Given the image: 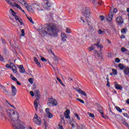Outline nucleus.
<instances>
[{"label": "nucleus", "instance_id": "8fccbe9b", "mask_svg": "<svg viewBox=\"0 0 129 129\" xmlns=\"http://www.w3.org/2000/svg\"><path fill=\"white\" fill-rule=\"evenodd\" d=\"M47 105H48V106H53V104L52 102L49 101L47 103Z\"/></svg>", "mask_w": 129, "mask_h": 129}, {"label": "nucleus", "instance_id": "20e7f679", "mask_svg": "<svg viewBox=\"0 0 129 129\" xmlns=\"http://www.w3.org/2000/svg\"><path fill=\"white\" fill-rule=\"evenodd\" d=\"M117 13V9L116 8H114L113 12H111V9L110 10V13L109 14L108 17L107 18V20L108 22H111L112 21V18H113V16L114 14H116Z\"/></svg>", "mask_w": 129, "mask_h": 129}, {"label": "nucleus", "instance_id": "49530a36", "mask_svg": "<svg viewBox=\"0 0 129 129\" xmlns=\"http://www.w3.org/2000/svg\"><path fill=\"white\" fill-rule=\"evenodd\" d=\"M77 100L80 101V102H81V103H83V104L85 103V102L83 101V100L81 99L77 98Z\"/></svg>", "mask_w": 129, "mask_h": 129}, {"label": "nucleus", "instance_id": "4d7b16f0", "mask_svg": "<svg viewBox=\"0 0 129 129\" xmlns=\"http://www.w3.org/2000/svg\"><path fill=\"white\" fill-rule=\"evenodd\" d=\"M44 124L45 129H47V126H48V123H47V122L45 121Z\"/></svg>", "mask_w": 129, "mask_h": 129}, {"label": "nucleus", "instance_id": "0e129e2a", "mask_svg": "<svg viewBox=\"0 0 129 129\" xmlns=\"http://www.w3.org/2000/svg\"><path fill=\"white\" fill-rule=\"evenodd\" d=\"M101 3H102V1L101 0H99L98 2V5H101Z\"/></svg>", "mask_w": 129, "mask_h": 129}, {"label": "nucleus", "instance_id": "864d4df0", "mask_svg": "<svg viewBox=\"0 0 129 129\" xmlns=\"http://www.w3.org/2000/svg\"><path fill=\"white\" fill-rule=\"evenodd\" d=\"M45 111H46L47 114L48 113H50V109L47 108L45 109Z\"/></svg>", "mask_w": 129, "mask_h": 129}, {"label": "nucleus", "instance_id": "4be33fe9", "mask_svg": "<svg viewBox=\"0 0 129 129\" xmlns=\"http://www.w3.org/2000/svg\"><path fill=\"white\" fill-rule=\"evenodd\" d=\"M94 45L95 46H97L98 48H100V51H101V49L102 48H103V45L101 44H99V42H97V43H94Z\"/></svg>", "mask_w": 129, "mask_h": 129}, {"label": "nucleus", "instance_id": "ea45409f", "mask_svg": "<svg viewBox=\"0 0 129 129\" xmlns=\"http://www.w3.org/2000/svg\"><path fill=\"white\" fill-rule=\"evenodd\" d=\"M6 2L8 4V5H10V6H13V3L11 2L10 0H5Z\"/></svg>", "mask_w": 129, "mask_h": 129}, {"label": "nucleus", "instance_id": "2f4dec72", "mask_svg": "<svg viewBox=\"0 0 129 129\" xmlns=\"http://www.w3.org/2000/svg\"><path fill=\"white\" fill-rule=\"evenodd\" d=\"M10 78L13 80L14 81H17L18 80V79H17V78L15 77H14V76H13V75H11L10 76Z\"/></svg>", "mask_w": 129, "mask_h": 129}, {"label": "nucleus", "instance_id": "774afa93", "mask_svg": "<svg viewBox=\"0 0 129 129\" xmlns=\"http://www.w3.org/2000/svg\"><path fill=\"white\" fill-rule=\"evenodd\" d=\"M126 103H127V104H129V99H127L126 101Z\"/></svg>", "mask_w": 129, "mask_h": 129}, {"label": "nucleus", "instance_id": "37998d69", "mask_svg": "<svg viewBox=\"0 0 129 129\" xmlns=\"http://www.w3.org/2000/svg\"><path fill=\"white\" fill-rule=\"evenodd\" d=\"M109 115H111V116H115V114L112 112L111 110H110Z\"/></svg>", "mask_w": 129, "mask_h": 129}, {"label": "nucleus", "instance_id": "6e6d98bb", "mask_svg": "<svg viewBox=\"0 0 129 129\" xmlns=\"http://www.w3.org/2000/svg\"><path fill=\"white\" fill-rule=\"evenodd\" d=\"M30 95H31V96L34 97L35 96V94H34V92H33V91H31L30 92Z\"/></svg>", "mask_w": 129, "mask_h": 129}, {"label": "nucleus", "instance_id": "7c9ffc66", "mask_svg": "<svg viewBox=\"0 0 129 129\" xmlns=\"http://www.w3.org/2000/svg\"><path fill=\"white\" fill-rule=\"evenodd\" d=\"M121 51L122 53H124V52L127 51V49L124 48V47H122L121 48Z\"/></svg>", "mask_w": 129, "mask_h": 129}, {"label": "nucleus", "instance_id": "c756f323", "mask_svg": "<svg viewBox=\"0 0 129 129\" xmlns=\"http://www.w3.org/2000/svg\"><path fill=\"white\" fill-rule=\"evenodd\" d=\"M126 31H127V30L126 29V28H122L121 30V32L122 33V34H126Z\"/></svg>", "mask_w": 129, "mask_h": 129}, {"label": "nucleus", "instance_id": "c03bdc74", "mask_svg": "<svg viewBox=\"0 0 129 129\" xmlns=\"http://www.w3.org/2000/svg\"><path fill=\"white\" fill-rule=\"evenodd\" d=\"M29 82H30V84H33L34 83V81H33V78H30L28 80Z\"/></svg>", "mask_w": 129, "mask_h": 129}, {"label": "nucleus", "instance_id": "393cba45", "mask_svg": "<svg viewBox=\"0 0 129 129\" xmlns=\"http://www.w3.org/2000/svg\"><path fill=\"white\" fill-rule=\"evenodd\" d=\"M94 49H95V46L94 45V44L91 46V47H89L88 48V51H89V52H91V51L94 50Z\"/></svg>", "mask_w": 129, "mask_h": 129}, {"label": "nucleus", "instance_id": "4c0bfd02", "mask_svg": "<svg viewBox=\"0 0 129 129\" xmlns=\"http://www.w3.org/2000/svg\"><path fill=\"white\" fill-rule=\"evenodd\" d=\"M99 35H102V34L104 33V31H102L101 30L99 29L98 31Z\"/></svg>", "mask_w": 129, "mask_h": 129}, {"label": "nucleus", "instance_id": "a19ab883", "mask_svg": "<svg viewBox=\"0 0 129 129\" xmlns=\"http://www.w3.org/2000/svg\"><path fill=\"white\" fill-rule=\"evenodd\" d=\"M115 62H116V63H119L120 62V59L118 57H116L115 59Z\"/></svg>", "mask_w": 129, "mask_h": 129}, {"label": "nucleus", "instance_id": "72a5a7b5", "mask_svg": "<svg viewBox=\"0 0 129 129\" xmlns=\"http://www.w3.org/2000/svg\"><path fill=\"white\" fill-rule=\"evenodd\" d=\"M99 112L101 113V114H102V117H103V118H104V115H103V109H100L99 110Z\"/></svg>", "mask_w": 129, "mask_h": 129}, {"label": "nucleus", "instance_id": "a211bd4d", "mask_svg": "<svg viewBox=\"0 0 129 129\" xmlns=\"http://www.w3.org/2000/svg\"><path fill=\"white\" fill-rule=\"evenodd\" d=\"M77 92H79V93H80L81 94H82V95H84V96H87V94L85 93V92L82 91L81 89L77 90Z\"/></svg>", "mask_w": 129, "mask_h": 129}, {"label": "nucleus", "instance_id": "603ef678", "mask_svg": "<svg viewBox=\"0 0 129 129\" xmlns=\"http://www.w3.org/2000/svg\"><path fill=\"white\" fill-rule=\"evenodd\" d=\"M123 124H124V125H125V126H127V127H129L128 123H127V122H123Z\"/></svg>", "mask_w": 129, "mask_h": 129}, {"label": "nucleus", "instance_id": "338daca9", "mask_svg": "<svg viewBox=\"0 0 129 129\" xmlns=\"http://www.w3.org/2000/svg\"><path fill=\"white\" fill-rule=\"evenodd\" d=\"M59 129H63V126L59 125Z\"/></svg>", "mask_w": 129, "mask_h": 129}, {"label": "nucleus", "instance_id": "6ab92c4d", "mask_svg": "<svg viewBox=\"0 0 129 129\" xmlns=\"http://www.w3.org/2000/svg\"><path fill=\"white\" fill-rule=\"evenodd\" d=\"M12 64H13L12 66V70L14 73H17V67H16V66H15V64L13 63H11V64L12 65Z\"/></svg>", "mask_w": 129, "mask_h": 129}, {"label": "nucleus", "instance_id": "aec40b11", "mask_svg": "<svg viewBox=\"0 0 129 129\" xmlns=\"http://www.w3.org/2000/svg\"><path fill=\"white\" fill-rule=\"evenodd\" d=\"M34 61L35 62L36 64L37 65L38 67H39V68H41V63H40V62L38 61V59H37L36 57H34Z\"/></svg>", "mask_w": 129, "mask_h": 129}, {"label": "nucleus", "instance_id": "4468645a", "mask_svg": "<svg viewBox=\"0 0 129 129\" xmlns=\"http://www.w3.org/2000/svg\"><path fill=\"white\" fill-rule=\"evenodd\" d=\"M18 3H20L24 7L27 6L28 3L26 2V0H17Z\"/></svg>", "mask_w": 129, "mask_h": 129}, {"label": "nucleus", "instance_id": "dca6fc26", "mask_svg": "<svg viewBox=\"0 0 129 129\" xmlns=\"http://www.w3.org/2000/svg\"><path fill=\"white\" fill-rule=\"evenodd\" d=\"M61 40L63 42H66V40L67 39V36L66 34L62 33L61 34Z\"/></svg>", "mask_w": 129, "mask_h": 129}, {"label": "nucleus", "instance_id": "2eb2a0df", "mask_svg": "<svg viewBox=\"0 0 129 129\" xmlns=\"http://www.w3.org/2000/svg\"><path fill=\"white\" fill-rule=\"evenodd\" d=\"M114 87L116 89H118L119 90H121V89H122V86L120 85H118L117 82H115Z\"/></svg>", "mask_w": 129, "mask_h": 129}, {"label": "nucleus", "instance_id": "052dcab7", "mask_svg": "<svg viewBox=\"0 0 129 129\" xmlns=\"http://www.w3.org/2000/svg\"><path fill=\"white\" fill-rule=\"evenodd\" d=\"M16 21H18L19 23H20V25L22 26V25H23V22H22V21L21 20H20V19H19L18 18V20H16Z\"/></svg>", "mask_w": 129, "mask_h": 129}, {"label": "nucleus", "instance_id": "e433bc0d", "mask_svg": "<svg viewBox=\"0 0 129 129\" xmlns=\"http://www.w3.org/2000/svg\"><path fill=\"white\" fill-rule=\"evenodd\" d=\"M28 20L31 23V24H34V22L33 21V19L31 17H27Z\"/></svg>", "mask_w": 129, "mask_h": 129}, {"label": "nucleus", "instance_id": "680f3d73", "mask_svg": "<svg viewBox=\"0 0 129 129\" xmlns=\"http://www.w3.org/2000/svg\"><path fill=\"white\" fill-rule=\"evenodd\" d=\"M2 43H3V44H6V40H5V39H2Z\"/></svg>", "mask_w": 129, "mask_h": 129}, {"label": "nucleus", "instance_id": "f704fd0d", "mask_svg": "<svg viewBox=\"0 0 129 129\" xmlns=\"http://www.w3.org/2000/svg\"><path fill=\"white\" fill-rule=\"evenodd\" d=\"M46 115L47 117H48V118H52V117H53V114H52V113H51L50 112L47 114Z\"/></svg>", "mask_w": 129, "mask_h": 129}, {"label": "nucleus", "instance_id": "f8f14e48", "mask_svg": "<svg viewBox=\"0 0 129 129\" xmlns=\"http://www.w3.org/2000/svg\"><path fill=\"white\" fill-rule=\"evenodd\" d=\"M45 4L43 6V8L44 9H46V10H48L50 7H51V4H50V2L48 1H45Z\"/></svg>", "mask_w": 129, "mask_h": 129}, {"label": "nucleus", "instance_id": "f257e3e1", "mask_svg": "<svg viewBox=\"0 0 129 129\" xmlns=\"http://www.w3.org/2000/svg\"><path fill=\"white\" fill-rule=\"evenodd\" d=\"M56 30V25L53 23L47 24L39 30V34L42 37L45 35H53Z\"/></svg>", "mask_w": 129, "mask_h": 129}, {"label": "nucleus", "instance_id": "3c124183", "mask_svg": "<svg viewBox=\"0 0 129 129\" xmlns=\"http://www.w3.org/2000/svg\"><path fill=\"white\" fill-rule=\"evenodd\" d=\"M88 114L89 115V116H90V117H94V114L89 112H88Z\"/></svg>", "mask_w": 129, "mask_h": 129}, {"label": "nucleus", "instance_id": "7ed1b4c3", "mask_svg": "<svg viewBox=\"0 0 129 129\" xmlns=\"http://www.w3.org/2000/svg\"><path fill=\"white\" fill-rule=\"evenodd\" d=\"M25 8L27 9V11L32 13H34V9H34H36L37 11H41V10H40V6L36 4L32 5V6L29 4H27V5L25 6Z\"/></svg>", "mask_w": 129, "mask_h": 129}, {"label": "nucleus", "instance_id": "bb28decb", "mask_svg": "<svg viewBox=\"0 0 129 129\" xmlns=\"http://www.w3.org/2000/svg\"><path fill=\"white\" fill-rule=\"evenodd\" d=\"M124 73H125V74L126 75H128V74H129V68H125L124 69Z\"/></svg>", "mask_w": 129, "mask_h": 129}, {"label": "nucleus", "instance_id": "13d9d810", "mask_svg": "<svg viewBox=\"0 0 129 129\" xmlns=\"http://www.w3.org/2000/svg\"><path fill=\"white\" fill-rule=\"evenodd\" d=\"M0 61H4V57L2 56V55H0Z\"/></svg>", "mask_w": 129, "mask_h": 129}, {"label": "nucleus", "instance_id": "39448f33", "mask_svg": "<svg viewBox=\"0 0 129 129\" xmlns=\"http://www.w3.org/2000/svg\"><path fill=\"white\" fill-rule=\"evenodd\" d=\"M33 122H34L35 124H37L38 125H40V124L42 123L41 118L38 116V115L36 114L34 115V117L33 118Z\"/></svg>", "mask_w": 129, "mask_h": 129}, {"label": "nucleus", "instance_id": "de8ad7c7", "mask_svg": "<svg viewBox=\"0 0 129 129\" xmlns=\"http://www.w3.org/2000/svg\"><path fill=\"white\" fill-rule=\"evenodd\" d=\"M75 116H76V117H77V119H78V120H80V117H79V115H78V114L75 113Z\"/></svg>", "mask_w": 129, "mask_h": 129}, {"label": "nucleus", "instance_id": "6e6552de", "mask_svg": "<svg viewBox=\"0 0 129 129\" xmlns=\"http://www.w3.org/2000/svg\"><path fill=\"white\" fill-rule=\"evenodd\" d=\"M116 22L119 26H121L123 24V19L121 16H119L116 18Z\"/></svg>", "mask_w": 129, "mask_h": 129}, {"label": "nucleus", "instance_id": "423d86ee", "mask_svg": "<svg viewBox=\"0 0 129 129\" xmlns=\"http://www.w3.org/2000/svg\"><path fill=\"white\" fill-rule=\"evenodd\" d=\"M7 113L9 116L11 115H15V114L17 115V117H19V113L17 112L14 111V110H7Z\"/></svg>", "mask_w": 129, "mask_h": 129}, {"label": "nucleus", "instance_id": "a18cd8bd", "mask_svg": "<svg viewBox=\"0 0 129 129\" xmlns=\"http://www.w3.org/2000/svg\"><path fill=\"white\" fill-rule=\"evenodd\" d=\"M35 96H39V90H36L34 92Z\"/></svg>", "mask_w": 129, "mask_h": 129}, {"label": "nucleus", "instance_id": "09e8293b", "mask_svg": "<svg viewBox=\"0 0 129 129\" xmlns=\"http://www.w3.org/2000/svg\"><path fill=\"white\" fill-rule=\"evenodd\" d=\"M21 33H22L21 34L22 37H24V36H25V30H24V29H22L21 30Z\"/></svg>", "mask_w": 129, "mask_h": 129}, {"label": "nucleus", "instance_id": "79ce46f5", "mask_svg": "<svg viewBox=\"0 0 129 129\" xmlns=\"http://www.w3.org/2000/svg\"><path fill=\"white\" fill-rule=\"evenodd\" d=\"M99 18H100V20H101V21H104V19H105V18L104 17V16H102V15H101V16H99Z\"/></svg>", "mask_w": 129, "mask_h": 129}, {"label": "nucleus", "instance_id": "9b49d317", "mask_svg": "<svg viewBox=\"0 0 129 129\" xmlns=\"http://www.w3.org/2000/svg\"><path fill=\"white\" fill-rule=\"evenodd\" d=\"M11 88L12 90V95H16L17 94V88H16V87L13 85L11 86Z\"/></svg>", "mask_w": 129, "mask_h": 129}, {"label": "nucleus", "instance_id": "a878e982", "mask_svg": "<svg viewBox=\"0 0 129 129\" xmlns=\"http://www.w3.org/2000/svg\"><path fill=\"white\" fill-rule=\"evenodd\" d=\"M34 106L35 108V110L37 111V110H38V102H37V100L34 101Z\"/></svg>", "mask_w": 129, "mask_h": 129}, {"label": "nucleus", "instance_id": "bf43d9fd", "mask_svg": "<svg viewBox=\"0 0 129 129\" xmlns=\"http://www.w3.org/2000/svg\"><path fill=\"white\" fill-rule=\"evenodd\" d=\"M6 68H12V67L9 64H7L6 65Z\"/></svg>", "mask_w": 129, "mask_h": 129}, {"label": "nucleus", "instance_id": "e2e57ef3", "mask_svg": "<svg viewBox=\"0 0 129 129\" xmlns=\"http://www.w3.org/2000/svg\"><path fill=\"white\" fill-rule=\"evenodd\" d=\"M68 79L69 80V81H73V79H72V78H70V77H68Z\"/></svg>", "mask_w": 129, "mask_h": 129}, {"label": "nucleus", "instance_id": "412c9836", "mask_svg": "<svg viewBox=\"0 0 129 129\" xmlns=\"http://www.w3.org/2000/svg\"><path fill=\"white\" fill-rule=\"evenodd\" d=\"M13 7L14 8H17V9H18L19 10H22V7H21V6H20V5H19V4L15 3H14Z\"/></svg>", "mask_w": 129, "mask_h": 129}, {"label": "nucleus", "instance_id": "58836bf2", "mask_svg": "<svg viewBox=\"0 0 129 129\" xmlns=\"http://www.w3.org/2000/svg\"><path fill=\"white\" fill-rule=\"evenodd\" d=\"M66 33L68 34H70V33H71V29H70L69 28H67L66 29Z\"/></svg>", "mask_w": 129, "mask_h": 129}, {"label": "nucleus", "instance_id": "c9c22d12", "mask_svg": "<svg viewBox=\"0 0 129 129\" xmlns=\"http://www.w3.org/2000/svg\"><path fill=\"white\" fill-rule=\"evenodd\" d=\"M115 108L117 111H119V112H122V110L120 109V108L118 106H116Z\"/></svg>", "mask_w": 129, "mask_h": 129}, {"label": "nucleus", "instance_id": "f03ea898", "mask_svg": "<svg viewBox=\"0 0 129 129\" xmlns=\"http://www.w3.org/2000/svg\"><path fill=\"white\" fill-rule=\"evenodd\" d=\"M82 13L83 15L86 17L87 21L89 23V18L90 17V8L89 7H85L82 10Z\"/></svg>", "mask_w": 129, "mask_h": 129}, {"label": "nucleus", "instance_id": "cd10ccee", "mask_svg": "<svg viewBox=\"0 0 129 129\" xmlns=\"http://www.w3.org/2000/svg\"><path fill=\"white\" fill-rule=\"evenodd\" d=\"M53 59L54 60V61L55 62H57V61H59V60H61L60 58H59V57H58L56 55H54L53 57Z\"/></svg>", "mask_w": 129, "mask_h": 129}, {"label": "nucleus", "instance_id": "f3484780", "mask_svg": "<svg viewBox=\"0 0 129 129\" xmlns=\"http://www.w3.org/2000/svg\"><path fill=\"white\" fill-rule=\"evenodd\" d=\"M19 71L20 73H25V68H24V66L23 65H20L19 67Z\"/></svg>", "mask_w": 129, "mask_h": 129}, {"label": "nucleus", "instance_id": "1a4fd4ad", "mask_svg": "<svg viewBox=\"0 0 129 129\" xmlns=\"http://www.w3.org/2000/svg\"><path fill=\"white\" fill-rule=\"evenodd\" d=\"M48 101L52 103L53 106H57V105H58V102L57 101V100L53 98H49Z\"/></svg>", "mask_w": 129, "mask_h": 129}, {"label": "nucleus", "instance_id": "c85d7f7f", "mask_svg": "<svg viewBox=\"0 0 129 129\" xmlns=\"http://www.w3.org/2000/svg\"><path fill=\"white\" fill-rule=\"evenodd\" d=\"M56 79H57V81H58L59 82L60 84H61V85H62L63 86H65V85H64V84L63 83V82H62V80H61V79H60V78H59L58 77H57Z\"/></svg>", "mask_w": 129, "mask_h": 129}, {"label": "nucleus", "instance_id": "9d476101", "mask_svg": "<svg viewBox=\"0 0 129 129\" xmlns=\"http://www.w3.org/2000/svg\"><path fill=\"white\" fill-rule=\"evenodd\" d=\"M69 114H70V110L67 109L64 113V116L66 117V118L70 119V115H69Z\"/></svg>", "mask_w": 129, "mask_h": 129}, {"label": "nucleus", "instance_id": "5fc2aeb1", "mask_svg": "<svg viewBox=\"0 0 129 129\" xmlns=\"http://www.w3.org/2000/svg\"><path fill=\"white\" fill-rule=\"evenodd\" d=\"M41 60L43 62H46L47 61V60L45 58H44L43 57H41Z\"/></svg>", "mask_w": 129, "mask_h": 129}, {"label": "nucleus", "instance_id": "5701e85b", "mask_svg": "<svg viewBox=\"0 0 129 129\" xmlns=\"http://www.w3.org/2000/svg\"><path fill=\"white\" fill-rule=\"evenodd\" d=\"M70 124L72 125V128H74V127L75 126V125H76V124H77V123L76 122V121L73 120L70 122Z\"/></svg>", "mask_w": 129, "mask_h": 129}, {"label": "nucleus", "instance_id": "b1692460", "mask_svg": "<svg viewBox=\"0 0 129 129\" xmlns=\"http://www.w3.org/2000/svg\"><path fill=\"white\" fill-rule=\"evenodd\" d=\"M118 68H119V69L120 70H123L124 69V68H125V66H124V64H122L121 63H119L118 65Z\"/></svg>", "mask_w": 129, "mask_h": 129}, {"label": "nucleus", "instance_id": "0eeeda50", "mask_svg": "<svg viewBox=\"0 0 129 129\" xmlns=\"http://www.w3.org/2000/svg\"><path fill=\"white\" fill-rule=\"evenodd\" d=\"M14 129H25V126L22 124H15L13 123Z\"/></svg>", "mask_w": 129, "mask_h": 129}, {"label": "nucleus", "instance_id": "473e14b6", "mask_svg": "<svg viewBox=\"0 0 129 129\" xmlns=\"http://www.w3.org/2000/svg\"><path fill=\"white\" fill-rule=\"evenodd\" d=\"M112 73L114 75H117V71L114 69H112Z\"/></svg>", "mask_w": 129, "mask_h": 129}, {"label": "nucleus", "instance_id": "69168bd1", "mask_svg": "<svg viewBox=\"0 0 129 129\" xmlns=\"http://www.w3.org/2000/svg\"><path fill=\"white\" fill-rule=\"evenodd\" d=\"M107 42L108 44H111V41H110L108 39H107Z\"/></svg>", "mask_w": 129, "mask_h": 129}, {"label": "nucleus", "instance_id": "ddd939ff", "mask_svg": "<svg viewBox=\"0 0 129 129\" xmlns=\"http://www.w3.org/2000/svg\"><path fill=\"white\" fill-rule=\"evenodd\" d=\"M10 12H11L12 15L15 17L16 20H19V17L17 16L16 12H15L13 9H11Z\"/></svg>", "mask_w": 129, "mask_h": 129}]
</instances>
